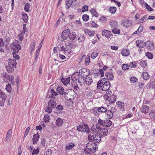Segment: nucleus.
Returning <instances> with one entry per match:
<instances>
[{
	"label": "nucleus",
	"instance_id": "f257e3e1",
	"mask_svg": "<svg viewBox=\"0 0 155 155\" xmlns=\"http://www.w3.org/2000/svg\"><path fill=\"white\" fill-rule=\"evenodd\" d=\"M92 127V130L89 134L88 136V139L89 140H93L94 141V143H92L91 144L89 143L87 144V147L88 149L91 150L92 152L94 153L96 152L97 149L96 146L97 144L95 143H99L101 141V138L98 133H95V129H93Z\"/></svg>",
	"mask_w": 155,
	"mask_h": 155
},
{
	"label": "nucleus",
	"instance_id": "f03ea898",
	"mask_svg": "<svg viewBox=\"0 0 155 155\" xmlns=\"http://www.w3.org/2000/svg\"><path fill=\"white\" fill-rule=\"evenodd\" d=\"M106 78H102L101 81H99L97 86L101 88L102 91H105L109 89L110 87V84L109 81L105 80Z\"/></svg>",
	"mask_w": 155,
	"mask_h": 155
},
{
	"label": "nucleus",
	"instance_id": "7ed1b4c3",
	"mask_svg": "<svg viewBox=\"0 0 155 155\" xmlns=\"http://www.w3.org/2000/svg\"><path fill=\"white\" fill-rule=\"evenodd\" d=\"M95 133H98L100 136L104 137L108 134L107 129L102 128L99 124H96V127H94Z\"/></svg>",
	"mask_w": 155,
	"mask_h": 155
},
{
	"label": "nucleus",
	"instance_id": "20e7f679",
	"mask_svg": "<svg viewBox=\"0 0 155 155\" xmlns=\"http://www.w3.org/2000/svg\"><path fill=\"white\" fill-rule=\"evenodd\" d=\"M65 97L69 100H72L74 99L75 94L74 91L72 90H67L64 93Z\"/></svg>",
	"mask_w": 155,
	"mask_h": 155
},
{
	"label": "nucleus",
	"instance_id": "39448f33",
	"mask_svg": "<svg viewBox=\"0 0 155 155\" xmlns=\"http://www.w3.org/2000/svg\"><path fill=\"white\" fill-rule=\"evenodd\" d=\"M10 48L11 50L16 52H18L19 50L21 49L20 45L17 40H15L11 44Z\"/></svg>",
	"mask_w": 155,
	"mask_h": 155
},
{
	"label": "nucleus",
	"instance_id": "423d86ee",
	"mask_svg": "<svg viewBox=\"0 0 155 155\" xmlns=\"http://www.w3.org/2000/svg\"><path fill=\"white\" fill-rule=\"evenodd\" d=\"M91 74L90 70L86 68H82L79 71V74L82 77L85 78L88 77Z\"/></svg>",
	"mask_w": 155,
	"mask_h": 155
},
{
	"label": "nucleus",
	"instance_id": "0eeeda50",
	"mask_svg": "<svg viewBox=\"0 0 155 155\" xmlns=\"http://www.w3.org/2000/svg\"><path fill=\"white\" fill-rule=\"evenodd\" d=\"M97 122H98L97 123H99V125H101L103 127H110L112 124L110 120L107 119L103 120L100 118L98 120Z\"/></svg>",
	"mask_w": 155,
	"mask_h": 155
},
{
	"label": "nucleus",
	"instance_id": "6e6552de",
	"mask_svg": "<svg viewBox=\"0 0 155 155\" xmlns=\"http://www.w3.org/2000/svg\"><path fill=\"white\" fill-rule=\"evenodd\" d=\"M84 126L80 125L77 127V130L80 132H86L89 134L90 132V130L89 128L88 125L86 124H84Z\"/></svg>",
	"mask_w": 155,
	"mask_h": 155
},
{
	"label": "nucleus",
	"instance_id": "1a4fd4ad",
	"mask_svg": "<svg viewBox=\"0 0 155 155\" xmlns=\"http://www.w3.org/2000/svg\"><path fill=\"white\" fill-rule=\"evenodd\" d=\"M70 32V31L68 29L64 30L62 31L61 35L62 41H64L68 38Z\"/></svg>",
	"mask_w": 155,
	"mask_h": 155
},
{
	"label": "nucleus",
	"instance_id": "9d476101",
	"mask_svg": "<svg viewBox=\"0 0 155 155\" xmlns=\"http://www.w3.org/2000/svg\"><path fill=\"white\" fill-rule=\"evenodd\" d=\"M116 96L113 94L112 95L107 96H104V98L105 100H107L110 102L114 103L115 102L116 100Z\"/></svg>",
	"mask_w": 155,
	"mask_h": 155
},
{
	"label": "nucleus",
	"instance_id": "9b49d317",
	"mask_svg": "<svg viewBox=\"0 0 155 155\" xmlns=\"http://www.w3.org/2000/svg\"><path fill=\"white\" fill-rule=\"evenodd\" d=\"M102 35L107 38H110L112 35V33L110 31L104 30L102 31Z\"/></svg>",
	"mask_w": 155,
	"mask_h": 155
},
{
	"label": "nucleus",
	"instance_id": "f8f14e48",
	"mask_svg": "<svg viewBox=\"0 0 155 155\" xmlns=\"http://www.w3.org/2000/svg\"><path fill=\"white\" fill-rule=\"evenodd\" d=\"M149 107L146 105L143 106L140 108L141 112L145 114H147L149 113Z\"/></svg>",
	"mask_w": 155,
	"mask_h": 155
},
{
	"label": "nucleus",
	"instance_id": "ddd939ff",
	"mask_svg": "<svg viewBox=\"0 0 155 155\" xmlns=\"http://www.w3.org/2000/svg\"><path fill=\"white\" fill-rule=\"evenodd\" d=\"M12 131L11 129H9L8 131L5 138V140L6 141H10L12 137Z\"/></svg>",
	"mask_w": 155,
	"mask_h": 155
},
{
	"label": "nucleus",
	"instance_id": "4468645a",
	"mask_svg": "<svg viewBox=\"0 0 155 155\" xmlns=\"http://www.w3.org/2000/svg\"><path fill=\"white\" fill-rule=\"evenodd\" d=\"M105 76L107 80H113L114 79V75L112 72L107 71L105 73Z\"/></svg>",
	"mask_w": 155,
	"mask_h": 155
},
{
	"label": "nucleus",
	"instance_id": "2eb2a0df",
	"mask_svg": "<svg viewBox=\"0 0 155 155\" xmlns=\"http://www.w3.org/2000/svg\"><path fill=\"white\" fill-rule=\"evenodd\" d=\"M39 137L40 136L38 133L33 135L32 140L33 143L34 144H36L38 143Z\"/></svg>",
	"mask_w": 155,
	"mask_h": 155
},
{
	"label": "nucleus",
	"instance_id": "dca6fc26",
	"mask_svg": "<svg viewBox=\"0 0 155 155\" xmlns=\"http://www.w3.org/2000/svg\"><path fill=\"white\" fill-rule=\"evenodd\" d=\"M146 47L147 48V49L150 51L153 50L154 48V46L153 43L149 41H148L145 44Z\"/></svg>",
	"mask_w": 155,
	"mask_h": 155
},
{
	"label": "nucleus",
	"instance_id": "f3484780",
	"mask_svg": "<svg viewBox=\"0 0 155 155\" xmlns=\"http://www.w3.org/2000/svg\"><path fill=\"white\" fill-rule=\"evenodd\" d=\"M136 45L140 48H142L145 46V43L142 41L138 40H137L136 43Z\"/></svg>",
	"mask_w": 155,
	"mask_h": 155
},
{
	"label": "nucleus",
	"instance_id": "a211bd4d",
	"mask_svg": "<svg viewBox=\"0 0 155 155\" xmlns=\"http://www.w3.org/2000/svg\"><path fill=\"white\" fill-rule=\"evenodd\" d=\"M6 78L8 82H10L12 85H14L15 82L13 80L14 77L12 75H8Z\"/></svg>",
	"mask_w": 155,
	"mask_h": 155
},
{
	"label": "nucleus",
	"instance_id": "6ab92c4d",
	"mask_svg": "<svg viewBox=\"0 0 155 155\" xmlns=\"http://www.w3.org/2000/svg\"><path fill=\"white\" fill-rule=\"evenodd\" d=\"M57 104L56 101L53 99H51L49 101L48 103V106L51 108H54Z\"/></svg>",
	"mask_w": 155,
	"mask_h": 155
},
{
	"label": "nucleus",
	"instance_id": "aec40b11",
	"mask_svg": "<svg viewBox=\"0 0 155 155\" xmlns=\"http://www.w3.org/2000/svg\"><path fill=\"white\" fill-rule=\"evenodd\" d=\"M57 95H58V94L53 89H51L50 91V94L49 95L48 97L51 98H55Z\"/></svg>",
	"mask_w": 155,
	"mask_h": 155
},
{
	"label": "nucleus",
	"instance_id": "412c9836",
	"mask_svg": "<svg viewBox=\"0 0 155 155\" xmlns=\"http://www.w3.org/2000/svg\"><path fill=\"white\" fill-rule=\"evenodd\" d=\"M8 65L15 67L17 64L15 59H10L8 62Z\"/></svg>",
	"mask_w": 155,
	"mask_h": 155
},
{
	"label": "nucleus",
	"instance_id": "4be33fe9",
	"mask_svg": "<svg viewBox=\"0 0 155 155\" xmlns=\"http://www.w3.org/2000/svg\"><path fill=\"white\" fill-rule=\"evenodd\" d=\"M61 81L62 83L64 85L67 86L70 81V78L68 77L67 78H62L61 79Z\"/></svg>",
	"mask_w": 155,
	"mask_h": 155
},
{
	"label": "nucleus",
	"instance_id": "5701e85b",
	"mask_svg": "<svg viewBox=\"0 0 155 155\" xmlns=\"http://www.w3.org/2000/svg\"><path fill=\"white\" fill-rule=\"evenodd\" d=\"M121 54L124 56H127L130 55V51L128 50L126 48L123 49L121 51Z\"/></svg>",
	"mask_w": 155,
	"mask_h": 155
},
{
	"label": "nucleus",
	"instance_id": "b1692460",
	"mask_svg": "<svg viewBox=\"0 0 155 155\" xmlns=\"http://www.w3.org/2000/svg\"><path fill=\"white\" fill-rule=\"evenodd\" d=\"M90 12H91L93 16L97 17L99 15L98 13L97 12L95 8H92L90 10Z\"/></svg>",
	"mask_w": 155,
	"mask_h": 155
},
{
	"label": "nucleus",
	"instance_id": "393cba45",
	"mask_svg": "<svg viewBox=\"0 0 155 155\" xmlns=\"http://www.w3.org/2000/svg\"><path fill=\"white\" fill-rule=\"evenodd\" d=\"M55 123L57 126L58 127H59L62 125L63 123V122L62 119L59 118L57 119L56 120Z\"/></svg>",
	"mask_w": 155,
	"mask_h": 155
},
{
	"label": "nucleus",
	"instance_id": "a878e982",
	"mask_svg": "<svg viewBox=\"0 0 155 155\" xmlns=\"http://www.w3.org/2000/svg\"><path fill=\"white\" fill-rule=\"evenodd\" d=\"M22 15L21 18L24 22L26 23L28 21V16L25 12H22L21 13Z\"/></svg>",
	"mask_w": 155,
	"mask_h": 155
},
{
	"label": "nucleus",
	"instance_id": "bb28decb",
	"mask_svg": "<svg viewBox=\"0 0 155 155\" xmlns=\"http://www.w3.org/2000/svg\"><path fill=\"white\" fill-rule=\"evenodd\" d=\"M109 24L111 28H117L118 26L117 22L115 21L112 20L110 21Z\"/></svg>",
	"mask_w": 155,
	"mask_h": 155
},
{
	"label": "nucleus",
	"instance_id": "cd10ccee",
	"mask_svg": "<svg viewBox=\"0 0 155 155\" xmlns=\"http://www.w3.org/2000/svg\"><path fill=\"white\" fill-rule=\"evenodd\" d=\"M123 24L124 26L127 27H129L131 25V21L129 19H125L123 21Z\"/></svg>",
	"mask_w": 155,
	"mask_h": 155
},
{
	"label": "nucleus",
	"instance_id": "c85d7f7f",
	"mask_svg": "<svg viewBox=\"0 0 155 155\" xmlns=\"http://www.w3.org/2000/svg\"><path fill=\"white\" fill-rule=\"evenodd\" d=\"M74 0H65L66 2V7L67 9H68L70 7Z\"/></svg>",
	"mask_w": 155,
	"mask_h": 155
},
{
	"label": "nucleus",
	"instance_id": "c756f323",
	"mask_svg": "<svg viewBox=\"0 0 155 155\" xmlns=\"http://www.w3.org/2000/svg\"><path fill=\"white\" fill-rule=\"evenodd\" d=\"M84 32L86 34L88 35L90 37L94 36L95 34L94 31H91L87 29H85Z\"/></svg>",
	"mask_w": 155,
	"mask_h": 155
},
{
	"label": "nucleus",
	"instance_id": "7c9ffc66",
	"mask_svg": "<svg viewBox=\"0 0 155 155\" xmlns=\"http://www.w3.org/2000/svg\"><path fill=\"white\" fill-rule=\"evenodd\" d=\"M6 94L2 90H0V98L3 100L5 101L7 98Z\"/></svg>",
	"mask_w": 155,
	"mask_h": 155
},
{
	"label": "nucleus",
	"instance_id": "2f4dec72",
	"mask_svg": "<svg viewBox=\"0 0 155 155\" xmlns=\"http://www.w3.org/2000/svg\"><path fill=\"white\" fill-rule=\"evenodd\" d=\"M57 92L61 95L63 94L64 93V89L62 87L58 86L56 89Z\"/></svg>",
	"mask_w": 155,
	"mask_h": 155
},
{
	"label": "nucleus",
	"instance_id": "473e14b6",
	"mask_svg": "<svg viewBox=\"0 0 155 155\" xmlns=\"http://www.w3.org/2000/svg\"><path fill=\"white\" fill-rule=\"evenodd\" d=\"M142 77L145 80H147L150 78L149 75L146 71H144L142 74Z\"/></svg>",
	"mask_w": 155,
	"mask_h": 155
},
{
	"label": "nucleus",
	"instance_id": "72a5a7b5",
	"mask_svg": "<svg viewBox=\"0 0 155 155\" xmlns=\"http://www.w3.org/2000/svg\"><path fill=\"white\" fill-rule=\"evenodd\" d=\"M148 114L149 117L153 120L155 119V111L154 110H151Z\"/></svg>",
	"mask_w": 155,
	"mask_h": 155
},
{
	"label": "nucleus",
	"instance_id": "f704fd0d",
	"mask_svg": "<svg viewBox=\"0 0 155 155\" xmlns=\"http://www.w3.org/2000/svg\"><path fill=\"white\" fill-rule=\"evenodd\" d=\"M106 117L108 119L111 118L113 116V113L110 110H108L106 114Z\"/></svg>",
	"mask_w": 155,
	"mask_h": 155
},
{
	"label": "nucleus",
	"instance_id": "c9c22d12",
	"mask_svg": "<svg viewBox=\"0 0 155 155\" xmlns=\"http://www.w3.org/2000/svg\"><path fill=\"white\" fill-rule=\"evenodd\" d=\"M149 83V88H154L155 87V80L154 79H152L150 80Z\"/></svg>",
	"mask_w": 155,
	"mask_h": 155
},
{
	"label": "nucleus",
	"instance_id": "e433bc0d",
	"mask_svg": "<svg viewBox=\"0 0 155 155\" xmlns=\"http://www.w3.org/2000/svg\"><path fill=\"white\" fill-rule=\"evenodd\" d=\"M6 68L7 71L8 73H12L14 70V68H15V67L11 66L8 65V66H6Z\"/></svg>",
	"mask_w": 155,
	"mask_h": 155
},
{
	"label": "nucleus",
	"instance_id": "4c0bfd02",
	"mask_svg": "<svg viewBox=\"0 0 155 155\" xmlns=\"http://www.w3.org/2000/svg\"><path fill=\"white\" fill-rule=\"evenodd\" d=\"M31 5L29 3H26L25 4L24 7L25 10L26 12H28L30 11L29 8H30Z\"/></svg>",
	"mask_w": 155,
	"mask_h": 155
},
{
	"label": "nucleus",
	"instance_id": "58836bf2",
	"mask_svg": "<svg viewBox=\"0 0 155 155\" xmlns=\"http://www.w3.org/2000/svg\"><path fill=\"white\" fill-rule=\"evenodd\" d=\"M69 38L70 39L72 40H74L76 38V35L75 33L73 32H72L70 33L69 36Z\"/></svg>",
	"mask_w": 155,
	"mask_h": 155
},
{
	"label": "nucleus",
	"instance_id": "ea45409f",
	"mask_svg": "<svg viewBox=\"0 0 155 155\" xmlns=\"http://www.w3.org/2000/svg\"><path fill=\"white\" fill-rule=\"evenodd\" d=\"M109 11L111 14L114 13L116 10L117 8L115 6L110 7L109 8Z\"/></svg>",
	"mask_w": 155,
	"mask_h": 155
},
{
	"label": "nucleus",
	"instance_id": "a19ab883",
	"mask_svg": "<svg viewBox=\"0 0 155 155\" xmlns=\"http://www.w3.org/2000/svg\"><path fill=\"white\" fill-rule=\"evenodd\" d=\"M93 81V80L91 78H87L85 81V83L87 85H90Z\"/></svg>",
	"mask_w": 155,
	"mask_h": 155
},
{
	"label": "nucleus",
	"instance_id": "79ce46f5",
	"mask_svg": "<svg viewBox=\"0 0 155 155\" xmlns=\"http://www.w3.org/2000/svg\"><path fill=\"white\" fill-rule=\"evenodd\" d=\"M98 107H94L92 109L91 111L93 113L96 115H98Z\"/></svg>",
	"mask_w": 155,
	"mask_h": 155
},
{
	"label": "nucleus",
	"instance_id": "37998d69",
	"mask_svg": "<svg viewBox=\"0 0 155 155\" xmlns=\"http://www.w3.org/2000/svg\"><path fill=\"white\" fill-rule=\"evenodd\" d=\"M5 89L8 92H11L12 89V88L10 84H7L6 86Z\"/></svg>",
	"mask_w": 155,
	"mask_h": 155
},
{
	"label": "nucleus",
	"instance_id": "c03bdc74",
	"mask_svg": "<svg viewBox=\"0 0 155 155\" xmlns=\"http://www.w3.org/2000/svg\"><path fill=\"white\" fill-rule=\"evenodd\" d=\"M98 54V52L97 51H94L91 54V58L93 59L95 58Z\"/></svg>",
	"mask_w": 155,
	"mask_h": 155
},
{
	"label": "nucleus",
	"instance_id": "a18cd8bd",
	"mask_svg": "<svg viewBox=\"0 0 155 155\" xmlns=\"http://www.w3.org/2000/svg\"><path fill=\"white\" fill-rule=\"evenodd\" d=\"M74 144L72 143H71L69 144V145H67L66 147V150H68L71 149L73 148L74 146Z\"/></svg>",
	"mask_w": 155,
	"mask_h": 155
},
{
	"label": "nucleus",
	"instance_id": "49530a36",
	"mask_svg": "<svg viewBox=\"0 0 155 155\" xmlns=\"http://www.w3.org/2000/svg\"><path fill=\"white\" fill-rule=\"evenodd\" d=\"M111 31L114 34H119L120 33V30L117 28H114Z\"/></svg>",
	"mask_w": 155,
	"mask_h": 155
},
{
	"label": "nucleus",
	"instance_id": "de8ad7c7",
	"mask_svg": "<svg viewBox=\"0 0 155 155\" xmlns=\"http://www.w3.org/2000/svg\"><path fill=\"white\" fill-rule=\"evenodd\" d=\"M23 29L24 30V32L21 33L19 35L18 38H19V40L20 41H21L22 40L23 38V37L24 35H25V30H24V28H23Z\"/></svg>",
	"mask_w": 155,
	"mask_h": 155
},
{
	"label": "nucleus",
	"instance_id": "09e8293b",
	"mask_svg": "<svg viewBox=\"0 0 155 155\" xmlns=\"http://www.w3.org/2000/svg\"><path fill=\"white\" fill-rule=\"evenodd\" d=\"M78 75H77L76 74H73L71 77V79L73 81L77 80L78 78Z\"/></svg>",
	"mask_w": 155,
	"mask_h": 155
},
{
	"label": "nucleus",
	"instance_id": "8fccbe9b",
	"mask_svg": "<svg viewBox=\"0 0 155 155\" xmlns=\"http://www.w3.org/2000/svg\"><path fill=\"white\" fill-rule=\"evenodd\" d=\"M99 108V112H105L107 111V109L103 107H101Z\"/></svg>",
	"mask_w": 155,
	"mask_h": 155
},
{
	"label": "nucleus",
	"instance_id": "3c124183",
	"mask_svg": "<svg viewBox=\"0 0 155 155\" xmlns=\"http://www.w3.org/2000/svg\"><path fill=\"white\" fill-rule=\"evenodd\" d=\"M61 51H63L65 53L68 54H70L71 53V51H68L67 50L64 46L61 47Z\"/></svg>",
	"mask_w": 155,
	"mask_h": 155
},
{
	"label": "nucleus",
	"instance_id": "603ef678",
	"mask_svg": "<svg viewBox=\"0 0 155 155\" xmlns=\"http://www.w3.org/2000/svg\"><path fill=\"white\" fill-rule=\"evenodd\" d=\"M147 16L146 15H144L142 18L139 19L138 21V23H143V22L146 21Z\"/></svg>",
	"mask_w": 155,
	"mask_h": 155
},
{
	"label": "nucleus",
	"instance_id": "864d4df0",
	"mask_svg": "<svg viewBox=\"0 0 155 155\" xmlns=\"http://www.w3.org/2000/svg\"><path fill=\"white\" fill-rule=\"evenodd\" d=\"M90 62V56H88L85 59L84 64L85 65L88 66Z\"/></svg>",
	"mask_w": 155,
	"mask_h": 155
},
{
	"label": "nucleus",
	"instance_id": "5fc2aeb1",
	"mask_svg": "<svg viewBox=\"0 0 155 155\" xmlns=\"http://www.w3.org/2000/svg\"><path fill=\"white\" fill-rule=\"evenodd\" d=\"M82 18L83 20L84 21H86L89 20V15L87 14H84L82 16Z\"/></svg>",
	"mask_w": 155,
	"mask_h": 155
},
{
	"label": "nucleus",
	"instance_id": "6e6d98bb",
	"mask_svg": "<svg viewBox=\"0 0 155 155\" xmlns=\"http://www.w3.org/2000/svg\"><path fill=\"white\" fill-rule=\"evenodd\" d=\"M130 67V65L128 64H123L122 65V69L124 70L128 69Z\"/></svg>",
	"mask_w": 155,
	"mask_h": 155
},
{
	"label": "nucleus",
	"instance_id": "4d7b16f0",
	"mask_svg": "<svg viewBox=\"0 0 155 155\" xmlns=\"http://www.w3.org/2000/svg\"><path fill=\"white\" fill-rule=\"evenodd\" d=\"M39 151V147H38L37 149H34L33 151L31 152V154L32 155H33L34 154H38Z\"/></svg>",
	"mask_w": 155,
	"mask_h": 155
},
{
	"label": "nucleus",
	"instance_id": "13d9d810",
	"mask_svg": "<svg viewBox=\"0 0 155 155\" xmlns=\"http://www.w3.org/2000/svg\"><path fill=\"white\" fill-rule=\"evenodd\" d=\"M107 21V18L105 16H101L99 18V21L101 22L102 23L103 22H106Z\"/></svg>",
	"mask_w": 155,
	"mask_h": 155
},
{
	"label": "nucleus",
	"instance_id": "bf43d9fd",
	"mask_svg": "<svg viewBox=\"0 0 155 155\" xmlns=\"http://www.w3.org/2000/svg\"><path fill=\"white\" fill-rule=\"evenodd\" d=\"M44 119L45 123H48V122L49 121L50 118L48 116V115L46 114L44 116Z\"/></svg>",
	"mask_w": 155,
	"mask_h": 155
},
{
	"label": "nucleus",
	"instance_id": "052dcab7",
	"mask_svg": "<svg viewBox=\"0 0 155 155\" xmlns=\"http://www.w3.org/2000/svg\"><path fill=\"white\" fill-rule=\"evenodd\" d=\"M91 27L97 28L98 27V24L94 21H92L91 24Z\"/></svg>",
	"mask_w": 155,
	"mask_h": 155
},
{
	"label": "nucleus",
	"instance_id": "680f3d73",
	"mask_svg": "<svg viewBox=\"0 0 155 155\" xmlns=\"http://www.w3.org/2000/svg\"><path fill=\"white\" fill-rule=\"evenodd\" d=\"M40 51H39V49H37L36 50V52L35 54V60L36 61L37 60V59L38 58V56H39Z\"/></svg>",
	"mask_w": 155,
	"mask_h": 155
},
{
	"label": "nucleus",
	"instance_id": "e2e57ef3",
	"mask_svg": "<svg viewBox=\"0 0 155 155\" xmlns=\"http://www.w3.org/2000/svg\"><path fill=\"white\" fill-rule=\"evenodd\" d=\"M45 111L48 113H51L52 112V109L49 106H47L45 108Z\"/></svg>",
	"mask_w": 155,
	"mask_h": 155
},
{
	"label": "nucleus",
	"instance_id": "0e129e2a",
	"mask_svg": "<svg viewBox=\"0 0 155 155\" xmlns=\"http://www.w3.org/2000/svg\"><path fill=\"white\" fill-rule=\"evenodd\" d=\"M18 52H16L15 51H13L12 52L14 58L16 59H18L19 58V56L16 54V53Z\"/></svg>",
	"mask_w": 155,
	"mask_h": 155
},
{
	"label": "nucleus",
	"instance_id": "69168bd1",
	"mask_svg": "<svg viewBox=\"0 0 155 155\" xmlns=\"http://www.w3.org/2000/svg\"><path fill=\"white\" fill-rule=\"evenodd\" d=\"M140 65L142 67H145L147 66V63L146 61H142L140 63Z\"/></svg>",
	"mask_w": 155,
	"mask_h": 155
},
{
	"label": "nucleus",
	"instance_id": "338daca9",
	"mask_svg": "<svg viewBox=\"0 0 155 155\" xmlns=\"http://www.w3.org/2000/svg\"><path fill=\"white\" fill-rule=\"evenodd\" d=\"M153 55L152 53L149 52H147L146 53V56L147 57L150 59H151L153 58Z\"/></svg>",
	"mask_w": 155,
	"mask_h": 155
},
{
	"label": "nucleus",
	"instance_id": "774afa93",
	"mask_svg": "<svg viewBox=\"0 0 155 155\" xmlns=\"http://www.w3.org/2000/svg\"><path fill=\"white\" fill-rule=\"evenodd\" d=\"M137 65V63L133 61L130 62V66L131 67L135 68L136 67Z\"/></svg>",
	"mask_w": 155,
	"mask_h": 155
}]
</instances>
